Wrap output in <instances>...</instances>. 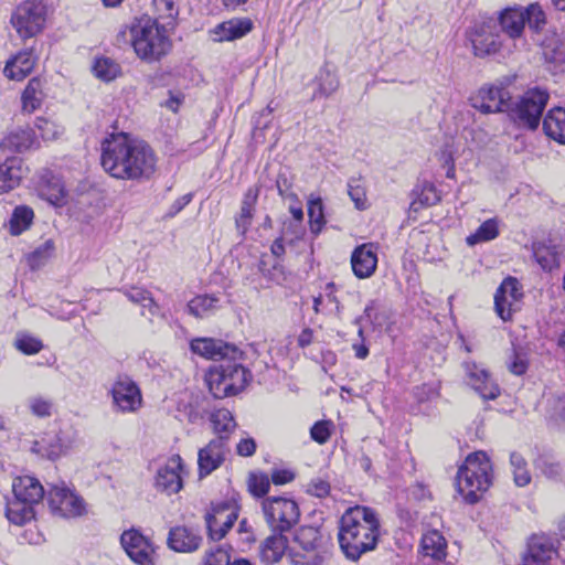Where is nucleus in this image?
I'll return each mask as SVG.
<instances>
[{"label": "nucleus", "mask_w": 565, "mask_h": 565, "mask_svg": "<svg viewBox=\"0 0 565 565\" xmlns=\"http://www.w3.org/2000/svg\"><path fill=\"white\" fill-rule=\"evenodd\" d=\"M102 167L118 180H148L156 171L157 158L145 141L126 134L111 135L102 143Z\"/></svg>", "instance_id": "1"}, {"label": "nucleus", "mask_w": 565, "mask_h": 565, "mask_svg": "<svg viewBox=\"0 0 565 565\" xmlns=\"http://www.w3.org/2000/svg\"><path fill=\"white\" fill-rule=\"evenodd\" d=\"M380 518L370 507L348 508L339 521L338 541L347 558L358 561L373 551L380 537Z\"/></svg>", "instance_id": "2"}, {"label": "nucleus", "mask_w": 565, "mask_h": 565, "mask_svg": "<svg viewBox=\"0 0 565 565\" xmlns=\"http://www.w3.org/2000/svg\"><path fill=\"white\" fill-rule=\"evenodd\" d=\"M493 469L490 458L484 451H476L467 456L459 467L456 486L458 492L469 503H476L491 487Z\"/></svg>", "instance_id": "3"}, {"label": "nucleus", "mask_w": 565, "mask_h": 565, "mask_svg": "<svg viewBox=\"0 0 565 565\" xmlns=\"http://www.w3.org/2000/svg\"><path fill=\"white\" fill-rule=\"evenodd\" d=\"M130 41L136 54L146 61H157L166 55L171 43L166 28L150 18H141L130 26Z\"/></svg>", "instance_id": "4"}, {"label": "nucleus", "mask_w": 565, "mask_h": 565, "mask_svg": "<svg viewBox=\"0 0 565 565\" xmlns=\"http://www.w3.org/2000/svg\"><path fill=\"white\" fill-rule=\"evenodd\" d=\"M250 379L249 371L242 364L234 360H225L220 365L210 369L205 381L214 397L224 398L242 392Z\"/></svg>", "instance_id": "5"}, {"label": "nucleus", "mask_w": 565, "mask_h": 565, "mask_svg": "<svg viewBox=\"0 0 565 565\" xmlns=\"http://www.w3.org/2000/svg\"><path fill=\"white\" fill-rule=\"evenodd\" d=\"M328 540L318 527L297 530L288 557L292 565H321L328 557Z\"/></svg>", "instance_id": "6"}, {"label": "nucleus", "mask_w": 565, "mask_h": 565, "mask_svg": "<svg viewBox=\"0 0 565 565\" xmlns=\"http://www.w3.org/2000/svg\"><path fill=\"white\" fill-rule=\"evenodd\" d=\"M548 98L546 89L539 87L527 89L511 109L513 120L520 127L536 129Z\"/></svg>", "instance_id": "7"}, {"label": "nucleus", "mask_w": 565, "mask_h": 565, "mask_svg": "<svg viewBox=\"0 0 565 565\" xmlns=\"http://www.w3.org/2000/svg\"><path fill=\"white\" fill-rule=\"evenodd\" d=\"M265 520L274 532L289 531L299 520L297 503L284 497H269L262 502Z\"/></svg>", "instance_id": "8"}, {"label": "nucleus", "mask_w": 565, "mask_h": 565, "mask_svg": "<svg viewBox=\"0 0 565 565\" xmlns=\"http://www.w3.org/2000/svg\"><path fill=\"white\" fill-rule=\"evenodd\" d=\"M47 504L53 515L63 519L79 518L87 512L85 500L65 482L51 486Z\"/></svg>", "instance_id": "9"}, {"label": "nucleus", "mask_w": 565, "mask_h": 565, "mask_svg": "<svg viewBox=\"0 0 565 565\" xmlns=\"http://www.w3.org/2000/svg\"><path fill=\"white\" fill-rule=\"evenodd\" d=\"M45 17L46 8L42 1L28 0L15 8L11 23L22 39H30L43 30Z\"/></svg>", "instance_id": "10"}, {"label": "nucleus", "mask_w": 565, "mask_h": 565, "mask_svg": "<svg viewBox=\"0 0 565 565\" xmlns=\"http://www.w3.org/2000/svg\"><path fill=\"white\" fill-rule=\"evenodd\" d=\"M111 408L116 413H137L142 406V394L137 383L127 375H118L109 390Z\"/></svg>", "instance_id": "11"}, {"label": "nucleus", "mask_w": 565, "mask_h": 565, "mask_svg": "<svg viewBox=\"0 0 565 565\" xmlns=\"http://www.w3.org/2000/svg\"><path fill=\"white\" fill-rule=\"evenodd\" d=\"M238 518V507L233 500L212 503L205 514L209 536L214 541L222 540Z\"/></svg>", "instance_id": "12"}, {"label": "nucleus", "mask_w": 565, "mask_h": 565, "mask_svg": "<svg viewBox=\"0 0 565 565\" xmlns=\"http://www.w3.org/2000/svg\"><path fill=\"white\" fill-rule=\"evenodd\" d=\"M120 544L128 557L137 565H154L156 546L137 529L126 530L120 535Z\"/></svg>", "instance_id": "13"}, {"label": "nucleus", "mask_w": 565, "mask_h": 565, "mask_svg": "<svg viewBox=\"0 0 565 565\" xmlns=\"http://www.w3.org/2000/svg\"><path fill=\"white\" fill-rule=\"evenodd\" d=\"M476 56L483 57L504 49V39L497 30V22L488 20L476 24L469 33Z\"/></svg>", "instance_id": "14"}, {"label": "nucleus", "mask_w": 565, "mask_h": 565, "mask_svg": "<svg viewBox=\"0 0 565 565\" xmlns=\"http://www.w3.org/2000/svg\"><path fill=\"white\" fill-rule=\"evenodd\" d=\"M523 292L516 278H505L494 295V309L503 321H510L521 309Z\"/></svg>", "instance_id": "15"}, {"label": "nucleus", "mask_w": 565, "mask_h": 565, "mask_svg": "<svg viewBox=\"0 0 565 565\" xmlns=\"http://www.w3.org/2000/svg\"><path fill=\"white\" fill-rule=\"evenodd\" d=\"M193 353L211 360H234L242 359V351L230 343L212 338H199L191 341Z\"/></svg>", "instance_id": "16"}, {"label": "nucleus", "mask_w": 565, "mask_h": 565, "mask_svg": "<svg viewBox=\"0 0 565 565\" xmlns=\"http://www.w3.org/2000/svg\"><path fill=\"white\" fill-rule=\"evenodd\" d=\"M182 473V458L179 455H172L157 471V489L167 494L178 493L183 487Z\"/></svg>", "instance_id": "17"}, {"label": "nucleus", "mask_w": 565, "mask_h": 565, "mask_svg": "<svg viewBox=\"0 0 565 565\" xmlns=\"http://www.w3.org/2000/svg\"><path fill=\"white\" fill-rule=\"evenodd\" d=\"M510 93L495 85L481 87L478 93L471 97L473 108L483 114L503 111L508 107L510 100Z\"/></svg>", "instance_id": "18"}, {"label": "nucleus", "mask_w": 565, "mask_h": 565, "mask_svg": "<svg viewBox=\"0 0 565 565\" xmlns=\"http://www.w3.org/2000/svg\"><path fill=\"white\" fill-rule=\"evenodd\" d=\"M524 14L523 7H509L500 11L495 21L500 26L501 33L512 41L514 49L518 47V42L523 39L525 29Z\"/></svg>", "instance_id": "19"}, {"label": "nucleus", "mask_w": 565, "mask_h": 565, "mask_svg": "<svg viewBox=\"0 0 565 565\" xmlns=\"http://www.w3.org/2000/svg\"><path fill=\"white\" fill-rule=\"evenodd\" d=\"M226 451V437L224 436L212 439L204 448L200 449L198 458L200 477H206L216 470L225 460Z\"/></svg>", "instance_id": "20"}, {"label": "nucleus", "mask_w": 565, "mask_h": 565, "mask_svg": "<svg viewBox=\"0 0 565 565\" xmlns=\"http://www.w3.org/2000/svg\"><path fill=\"white\" fill-rule=\"evenodd\" d=\"M463 369L468 384L483 399H494L500 394L499 386L492 381L489 372L475 362H465Z\"/></svg>", "instance_id": "21"}, {"label": "nucleus", "mask_w": 565, "mask_h": 565, "mask_svg": "<svg viewBox=\"0 0 565 565\" xmlns=\"http://www.w3.org/2000/svg\"><path fill=\"white\" fill-rule=\"evenodd\" d=\"M351 266L358 278L371 277L377 266V248L375 245L367 243L355 247L351 255Z\"/></svg>", "instance_id": "22"}, {"label": "nucleus", "mask_w": 565, "mask_h": 565, "mask_svg": "<svg viewBox=\"0 0 565 565\" xmlns=\"http://www.w3.org/2000/svg\"><path fill=\"white\" fill-rule=\"evenodd\" d=\"M253 26L248 18H233L215 25L210 35L214 42L234 41L248 34Z\"/></svg>", "instance_id": "23"}, {"label": "nucleus", "mask_w": 565, "mask_h": 565, "mask_svg": "<svg viewBox=\"0 0 565 565\" xmlns=\"http://www.w3.org/2000/svg\"><path fill=\"white\" fill-rule=\"evenodd\" d=\"M201 543V535L193 529L186 526H175L169 532L168 545L175 552H194L200 547Z\"/></svg>", "instance_id": "24"}, {"label": "nucleus", "mask_w": 565, "mask_h": 565, "mask_svg": "<svg viewBox=\"0 0 565 565\" xmlns=\"http://www.w3.org/2000/svg\"><path fill=\"white\" fill-rule=\"evenodd\" d=\"M26 167H24L20 158H8L0 164V194L10 192L15 189L21 180L26 174Z\"/></svg>", "instance_id": "25"}, {"label": "nucleus", "mask_w": 565, "mask_h": 565, "mask_svg": "<svg viewBox=\"0 0 565 565\" xmlns=\"http://www.w3.org/2000/svg\"><path fill=\"white\" fill-rule=\"evenodd\" d=\"M12 489L14 498L28 502L29 504H39L44 495L43 486L36 478L31 476L15 478Z\"/></svg>", "instance_id": "26"}, {"label": "nucleus", "mask_w": 565, "mask_h": 565, "mask_svg": "<svg viewBox=\"0 0 565 565\" xmlns=\"http://www.w3.org/2000/svg\"><path fill=\"white\" fill-rule=\"evenodd\" d=\"M36 57L31 50L18 53L13 58L7 62L3 73L13 81H22L33 70Z\"/></svg>", "instance_id": "27"}, {"label": "nucleus", "mask_w": 565, "mask_h": 565, "mask_svg": "<svg viewBox=\"0 0 565 565\" xmlns=\"http://www.w3.org/2000/svg\"><path fill=\"white\" fill-rule=\"evenodd\" d=\"M556 554L553 544L543 536H533L527 546L525 564L545 565Z\"/></svg>", "instance_id": "28"}, {"label": "nucleus", "mask_w": 565, "mask_h": 565, "mask_svg": "<svg viewBox=\"0 0 565 565\" xmlns=\"http://www.w3.org/2000/svg\"><path fill=\"white\" fill-rule=\"evenodd\" d=\"M0 145L6 150L22 152L33 148L36 139L31 129L17 128L8 132Z\"/></svg>", "instance_id": "29"}, {"label": "nucleus", "mask_w": 565, "mask_h": 565, "mask_svg": "<svg viewBox=\"0 0 565 565\" xmlns=\"http://www.w3.org/2000/svg\"><path fill=\"white\" fill-rule=\"evenodd\" d=\"M447 542L437 530H430L423 534L420 553L423 556L441 561L446 556Z\"/></svg>", "instance_id": "30"}, {"label": "nucleus", "mask_w": 565, "mask_h": 565, "mask_svg": "<svg viewBox=\"0 0 565 565\" xmlns=\"http://www.w3.org/2000/svg\"><path fill=\"white\" fill-rule=\"evenodd\" d=\"M543 130L551 139L565 145V109H551L543 120Z\"/></svg>", "instance_id": "31"}, {"label": "nucleus", "mask_w": 565, "mask_h": 565, "mask_svg": "<svg viewBox=\"0 0 565 565\" xmlns=\"http://www.w3.org/2000/svg\"><path fill=\"white\" fill-rule=\"evenodd\" d=\"M287 540L282 533L268 536L260 546V558L263 562L274 564L285 554Z\"/></svg>", "instance_id": "32"}, {"label": "nucleus", "mask_w": 565, "mask_h": 565, "mask_svg": "<svg viewBox=\"0 0 565 565\" xmlns=\"http://www.w3.org/2000/svg\"><path fill=\"white\" fill-rule=\"evenodd\" d=\"M542 52L544 58L551 63H565V39L555 33L546 34L542 41Z\"/></svg>", "instance_id": "33"}, {"label": "nucleus", "mask_w": 565, "mask_h": 565, "mask_svg": "<svg viewBox=\"0 0 565 565\" xmlns=\"http://www.w3.org/2000/svg\"><path fill=\"white\" fill-rule=\"evenodd\" d=\"M66 448L67 445L63 443L57 435H46V437L33 444L32 450L42 457L54 460L58 458Z\"/></svg>", "instance_id": "34"}, {"label": "nucleus", "mask_w": 565, "mask_h": 565, "mask_svg": "<svg viewBox=\"0 0 565 565\" xmlns=\"http://www.w3.org/2000/svg\"><path fill=\"white\" fill-rule=\"evenodd\" d=\"M6 514L11 523L23 525L34 519V504H29L28 502L13 498L7 504Z\"/></svg>", "instance_id": "35"}, {"label": "nucleus", "mask_w": 565, "mask_h": 565, "mask_svg": "<svg viewBox=\"0 0 565 565\" xmlns=\"http://www.w3.org/2000/svg\"><path fill=\"white\" fill-rule=\"evenodd\" d=\"M125 296L134 303H138L141 306L142 316L153 317L158 313L159 307L152 299L149 291L141 287H130L124 290Z\"/></svg>", "instance_id": "36"}, {"label": "nucleus", "mask_w": 565, "mask_h": 565, "mask_svg": "<svg viewBox=\"0 0 565 565\" xmlns=\"http://www.w3.org/2000/svg\"><path fill=\"white\" fill-rule=\"evenodd\" d=\"M93 74L103 82H111L121 74L120 65L107 56H98L92 65Z\"/></svg>", "instance_id": "37"}, {"label": "nucleus", "mask_w": 565, "mask_h": 565, "mask_svg": "<svg viewBox=\"0 0 565 565\" xmlns=\"http://www.w3.org/2000/svg\"><path fill=\"white\" fill-rule=\"evenodd\" d=\"M533 255L544 270L551 271L559 265V252L554 246L536 243L533 245Z\"/></svg>", "instance_id": "38"}, {"label": "nucleus", "mask_w": 565, "mask_h": 565, "mask_svg": "<svg viewBox=\"0 0 565 565\" xmlns=\"http://www.w3.org/2000/svg\"><path fill=\"white\" fill-rule=\"evenodd\" d=\"M500 234L498 218L484 221L475 233L467 236L466 242L469 246L489 242L497 238Z\"/></svg>", "instance_id": "39"}, {"label": "nucleus", "mask_w": 565, "mask_h": 565, "mask_svg": "<svg viewBox=\"0 0 565 565\" xmlns=\"http://www.w3.org/2000/svg\"><path fill=\"white\" fill-rule=\"evenodd\" d=\"M43 99L42 82L34 77L29 81L28 86L22 94V107L25 111L32 113L38 109Z\"/></svg>", "instance_id": "40"}, {"label": "nucleus", "mask_w": 565, "mask_h": 565, "mask_svg": "<svg viewBox=\"0 0 565 565\" xmlns=\"http://www.w3.org/2000/svg\"><path fill=\"white\" fill-rule=\"evenodd\" d=\"M33 217L34 213L32 209L25 205L17 206L9 222L10 233L15 236L20 235L30 227Z\"/></svg>", "instance_id": "41"}, {"label": "nucleus", "mask_w": 565, "mask_h": 565, "mask_svg": "<svg viewBox=\"0 0 565 565\" xmlns=\"http://www.w3.org/2000/svg\"><path fill=\"white\" fill-rule=\"evenodd\" d=\"M210 420L212 423L213 429L220 436H224L227 438L228 434L234 430L236 427V423L232 413L226 408H220L214 411Z\"/></svg>", "instance_id": "42"}, {"label": "nucleus", "mask_w": 565, "mask_h": 565, "mask_svg": "<svg viewBox=\"0 0 565 565\" xmlns=\"http://www.w3.org/2000/svg\"><path fill=\"white\" fill-rule=\"evenodd\" d=\"M217 307L218 298L209 295L198 296L188 303L189 313L196 318H203L214 312Z\"/></svg>", "instance_id": "43"}, {"label": "nucleus", "mask_w": 565, "mask_h": 565, "mask_svg": "<svg viewBox=\"0 0 565 565\" xmlns=\"http://www.w3.org/2000/svg\"><path fill=\"white\" fill-rule=\"evenodd\" d=\"M513 480L518 487H525L531 482V473L527 470V463L519 452H512L510 456Z\"/></svg>", "instance_id": "44"}, {"label": "nucleus", "mask_w": 565, "mask_h": 565, "mask_svg": "<svg viewBox=\"0 0 565 565\" xmlns=\"http://www.w3.org/2000/svg\"><path fill=\"white\" fill-rule=\"evenodd\" d=\"M152 3L158 14L156 21H161L164 28H172L179 14L174 0H152Z\"/></svg>", "instance_id": "45"}, {"label": "nucleus", "mask_w": 565, "mask_h": 565, "mask_svg": "<svg viewBox=\"0 0 565 565\" xmlns=\"http://www.w3.org/2000/svg\"><path fill=\"white\" fill-rule=\"evenodd\" d=\"M55 245L52 239H46L28 255V264L31 269L42 267L54 254Z\"/></svg>", "instance_id": "46"}, {"label": "nucleus", "mask_w": 565, "mask_h": 565, "mask_svg": "<svg viewBox=\"0 0 565 565\" xmlns=\"http://www.w3.org/2000/svg\"><path fill=\"white\" fill-rule=\"evenodd\" d=\"M317 92L315 97H328L339 87V79L334 73L329 70H321L317 76Z\"/></svg>", "instance_id": "47"}, {"label": "nucleus", "mask_w": 565, "mask_h": 565, "mask_svg": "<svg viewBox=\"0 0 565 565\" xmlns=\"http://www.w3.org/2000/svg\"><path fill=\"white\" fill-rule=\"evenodd\" d=\"M35 127L45 140H54L64 131V128L61 125L44 117L36 118Z\"/></svg>", "instance_id": "48"}, {"label": "nucleus", "mask_w": 565, "mask_h": 565, "mask_svg": "<svg viewBox=\"0 0 565 565\" xmlns=\"http://www.w3.org/2000/svg\"><path fill=\"white\" fill-rule=\"evenodd\" d=\"M310 228L318 234L324 223L323 206L320 199H312L308 203Z\"/></svg>", "instance_id": "49"}, {"label": "nucleus", "mask_w": 565, "mask_h": 565, "mask_svg": "<svg viewBox=\"0 0 565 565\" xmlns=\"http://www.w3.org/2000/svg\"><path fill=\"white\" fill-rule=\"evenodd\" d=\"M523 10L525 12L523 15L524 22L535 31L541 30L546 22L545 13L542 8L537 3H531L526 8L523 7Z\"/></svg>", "instance_id": "50"}, {"label": "nucleus", "mask_w": 565, "mask_h": 565, "mask_svg": "<svg viewBox=\"0 0 565 565\" xmlns=\"http://www.w3.org/2000/svg\"><path fill=\"white\" fill-rule=\"evenodd\" d=\"M31 413L38 417H49L52 415L53 402L43 396H32L28 401Z\"/></svg>", "instance_id": "51"}, {"label": "nucleus", "mask_w": 565, "mask_h": 565, "mask_svg": "<svg viewBox=\"0 0 565 565\" xmlns=\"http://www.w3.org/2000/svg\"><path fill=\"white\" fill-rule=\"evenodd\" d=\"M270 488L269 478L264 473H250L248 478V489L255 497L265 495Z\"/></svg>", "instance_id": "52"}, {"label": "nucleus", "mask_w": 565, "mask_h": 565, "mask_svg": "<svg viewBox=\"0 0 565 565\" xmlns=\"http://www.w3.org/2000/svg\"><path fill=\"white\" fill-rule=\"evenodd\" d=\"M348 193L356 209L364 210L366 207V193L359 180H351L349 182Z\"/></svg>", "instance_id": "53"}, {"label": "nucleus", "mask_w": 565, "mask_h": 565, "mask_svg": "<svg viewBox=\"0 0 565 565\" xmlns=\"http://www.w3.org/2000/svg\"><path fill=\"white\" fill-rule=\"evenodd\" d=\"M332 423L329 420L317 422L310 430L311 438L320 445L328 441L331 435Z\"/></svg>", "instance_id": "54"}, {"label": "nucleus", "mask_w": 565, "mask_h": 565, "mask_svg": "<svg viewBox=\"0 0 565 565\" xmlns=\"http://www.w3.org/2000/svg\"><path fill=\"white\" fill-rule=\"evenodd\" d=\"M15 347L18 350L25 354H35L43 348L42 342L30 335H21L15 340Z\"/></svg>", "instance_id": "55"}, {"label": "nucleus", "mask_w": 565, "mask_h": 565, "mask_svg": "<svg viewBox=\"0 0 565 565\" xmlns=\"http://www.w3.org/2000/svg\"><path fill=\"white\" fill-rule=\"evenodd\" d=\"M231 563V556L227 550L217 547L211 550L204 556L203 565H228Z\"/></svg>", "instance_id": "56"}, {"label": "nucleus", "mask_w": 565, "mask_h": 565, "mask_svg": "<svg viewBox=\"0 0 565 565\" xmlns=\"http://www.w3.org/2000/svg\"><path fill=\"white\" fill-rule=\"evenodd\" d=\"M439 200V194L434 185L425 184L417 201L413 202V205L419 204L420 206H430L436 204Z\"/></svg>", "instance_id": "57"}, {"label": "nucleus", "mask_w": 565, "mask_h": 565, "mask_svg": "<svg viewBox=\"0 0 565 565\" xmlns=\"http://www.w3.org/2000/svg\"><path fill=\"white\" fill-rule=\"evenodd\" d=\"M508 370L514 375H523L527 370V361L523 353L513 351L507 362Z\"/></svg>", "instance_id": "58"}, {"label": "nucleus", "mask_w": 565, "mask_h": 565, "mask_svg": "<svg viewBox=\"0 0 565 565\" xmlns=\"http://www.w3.org/2000/svg\"><path fill=\"white\" fill-rule=\"evenodd\" d=\"M539 468L542 473L550 479H557L563 473V466L561 462L552 459H542L539 462Z\"/></svg>", "instance_id": "59"}, {"label": "nucleus", "mask_w": 565, "mask_h": 565, "mask_svg": "<svg viewBox=\"0 0 565 565\" xmlns=\"http://www.w3.org/2000/svg\"><path fill=\"white\" fill-rule=\"evenodd\" d=\"M414 395L418 402L423 403L437 398L439 390L436 384H423L415 387Z\"/></svg>", "instance_id": "60"}, {"label": "nucleus", "mask_w": 565, "mask_h": 565, "mask_svg": "<svg viewBox=\"0 0 565 565\" xmlns=\"http://www.w3.org/2000/svg\"><path fill=\"white\" fill-rule=\"evenodd\" d=\"M254 209L241 206V212L236 217V227L241 235H244L250 226Z\"/></svg>", "instance_id": "61"}, {"label": "nucleus", "mask_w": 565, "mask_h": 565, "mask_svg": "<svg viewBox=\"0 0 565 565\" xmlns=\"http://www.w3.org/2000/svg\"><path fill=\"white\" fill-rule=\"evenodd\" d=\"M308 492L318 498H324L330 493V484L323 479H312L308 484Z\"/></svg>", "instance_id": "62"}, {"label": "nucleus", "mask_w": 565, "mask_h": 565, "mask_svg": "<svg viewBox=\"0 0 565 565\" xmlns=\"http://www.w3.org/2000/svg\"><path fill=\"white\" fill-rule=\"evenodd\" d=\"M376 310H377V303L376 301L372 300L370 301L366 307L364 308V312L361 317L356 318L354 323L361 326V322L363 320H367L371 323H374L376 321Z\"/></svg>", "instance_id": "63"}, {"label": "nucleus", "mask_w": 565, "mask_h": 565, "mask_svg": "<svg viewBox=\"0 0 565 565\" xmlns=\"http://www.w3.org/2000/svg\"><path fill=\"white\" fill-rule=\"evenodd\" d=\"M237 454L243 457L252 456L256 450V443L253 438H243L236 446Z\"/></svg>", "instance_id": "64"}]
</instances>
